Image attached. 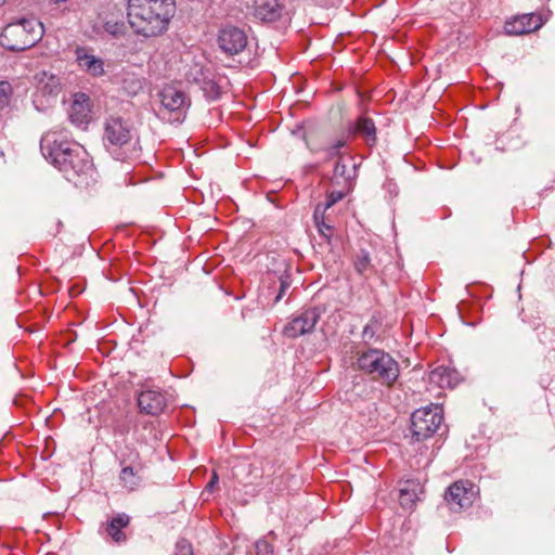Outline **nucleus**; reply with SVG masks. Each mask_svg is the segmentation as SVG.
I'll return each instance as SVG.
<instances>
[{
    "label": "nucleus",
    "instance_id": "dca6fc26",
    "mask_svg": "<svg viewBox=\"0 0 555 555\" xmlns=\"http://www.w3.org/2000/svg\"><path fill=\"white\" fill-rule=\"evenodd\" d=\"M143 464L139 460V454H134V459L129 465H125L119 474L121 486L128 491L137 490L142 480Z\"/></svg>",
    "mask_w": 555,
    "mask_h": 555
},
{
    "label": "nucleus",
    "instance_id": "6e6552de",
    "mask_svg": "<svg viewBox=\"0 0 555 555\" xmlns=\"http://www.w3.org/2000/svg\"><path fill=\"white\" fill-rule=\"evenodd\" d=\"M321 311L317 307L301 310L284 326L283 334L288 338H298L311 333L320 321Z\"/></svg>",
    "mask_w": 555,
    "mask_h": 555
},
{
    "label": "nucleus",
    "instance_id": "7ed1b4c3",
    "mask_svg": "<svg viewBox=\"0 0 555 555\" xmlns=\"http://www.w3.org/2000/svg\"><path fill=\"white\" fill-rule=\"evenodd\" d=\"M43 25L35 17H22L9 23L0 34V44L10 51H24L39 42Z\"/></svg>",
    "mask_w": 555,
    "mask_h": 555
},
{
    "label": "nucleus",
    "instance_id": "bb28decb",
    "mask_svg": "<svg viewBox=\"0 0 555 555\" xmlns=\"http://www.w3.org/2000/svg\"><path fill=\"white\" fill-rule=\"evenodd\" d=\"M340 189L339 190H334V191H331L328 192L327 194V198H326V202L323 204V203H320L315 206V208H321L322 211H325L331 208L334 204H336L337 202H339L340 199H343L346 194L350 191V190H345L343 186H339Z\"/></svg>",
    "mask_w": 555,
    "mask_h": 555
},
{
    "label": "nucleus",
    "instance_id": "9d476101",
    "mask_svg": "<svg viewBox=\"0 0 555 555\" xmlns=\"http://www.w3.org/2000/svg\"><path fill=\"white\" fill-rule=\"evenodd\" d=\"M104 138L114 146L125 147L132 140V129L121 117L111 116L105 122Z\"/></svg>",
    "mask_w": 555,
    "mask_h": 555
},
{
    "label": "nucleus",
    "instance_id": "6ab92c4d",
    "mask_svg": "<svg viewBox=\"0 0 555 555\" xmlns=\"http://www.w3.org/2000/svg\"><path fill=\"white\" fill-rule=\"evenodd\" d=\"M76 61L82 70L93 77H101L105 73L103 60L88 53L85 48L76 49Z\"/></svg>",
    "mask_w": 555,
    "mask_h": 555
},
{
    "label": "nucleus",
    "instance_id": "4c0bfd02",
    "mask_svg": "<svg viewBox=\"0 0 555 555\" xmlns=\"http://www.w3.org/2000/svg\"><path fill=\"white\" fill-rule=\"evenodd\" d=\"M289 287V284L286 280H281V284H280V292L275 298V301H279L281 300V298L283 297L284 293L286 292V289Z\"/></svg>",
    "mask_w": 555,
    "mask_h": 555
},
{
    "label": "nucleus",
    "instance_id": "e433bc0d",
    "mask_svg": "<svg viewBox=\"0 0 555 555\" xmlns=\"http://www.w3.org/2000/svg\"><path fill=\"white\" fill-rule=\"evenodd\" d=\"M218 481H219L218 475H217L216 472H214L210 480L208 481V483L205 487V490L209 491V492H212L215 487L218 485Z\"/></svg>",
    "mask_w": 555,
    "mask_h": 555
},
{
    "label": "nucleus",
    "instance_id": "1a4fd4ad",
    "mask_svg": "<svg viewBox=\"0 0 555 555\" xmlns=\"http://www.w3.org/2000/svg\"><path fill=\"white\" fill-rule=\"evenodd\" d=\"M475 494L472 482L460 480L448 488L444 499L453 512H461L473 505Z\"/></svg>",
    "mask_w": 555,
    "mask_h": 555
},
{
    "label": "nucleus",
    "instance_id": "2f4dec72",
    "mask_svg": "<svg viewBox=\"0 0 555 555\" xmlns=\"http://www.w3.org/2000/svg\"><path fill=\"white\" fill-rule=\"evenodd\" d=\"M347 139L346 138H339L331 143H328L324 151L327 153L328 157H333L339 154V150L346 145Z\"/></svg>",
    "mask_w": 555,
    "mask_h": 555
},
{
    "label": "nucleus",
    "instance_id": "423d86ee",
    "mask_svg": "<svg viewBox=\"0 0 555 555\" xmlns=\"http://www.w3.org/2000/svg\"><path fill=\"white\" fill-rule=\"evenodd\" d=\"M158 95L160 107L157 111V116L170 124L181 122L189 107L186 94L175 87L167 86Z\"/></svg>",
    "mask_w": 555,
    "mask_h": 555
},
{
    "label": "nucleus",
    "instance_id": "ddd939ff",
    "mask_svg": "<svg viewBox=\"0 0 555 555\" xmlns=\"http://www.w3.org/2000/svg\"><path fill=\"white\" fill-rule=\"evenodd\" d=\"M68 117L72 124L77 127L87 126L91 120V100L82 92L74 94L73 103L68 111Z\"/></svg>",
    "mask_w": 555,
    "mask_h": 555
},
{
    "label": "nucleus",
    "instance_id": "a211bd4d",
    "mask_svg": "<svg viewBox=\"0 0 555 555\" xmlns=\"http://www.w3.org/2000/svg\"><path fill=\"white\" fill-rule=\"evenodd\" d=\"M283 0H255L254 15L262 22H274L282 16Z\"/></svg>",
    "mask_w": 555,
    "mask_h": 555
},
{
    "label": "nucleus",
    "instance_id": "cd10ccee",
    "mask_svg": "<svg viewBox=\"0 0 555 555\" xmlns=\"http://www.w3.org/2000/svg\"><path fill=\"white\" fill-rule=\"evenodd\" d=\"M122 89L129 95H135L143 89V81L135 76H128L122 80Z\"/></svg>",
    "mask_w": 555,
    "mask_h": 555
},
{
    "label": "nucleus",
    "instance_id": "f8f14e48",
    "mask_svg": "<svg viewBox=\"0 0 555 555\" xmlns=\"http://www.w3.org/2000/svg\"><path fill=\"white\" fill-rule=\"evenodd\" d=\"M543 24L544 20L541 14L527 13L506 21L504 30L511 36H521L538 30Z\"/></svg>",
    "mask_w": 555,
    "mask_h": 555
},
{
    "label": "nucleus",
    "instance_id": "20e7f679",
    "mask_svg": "<svg viewBox=\"0 0 555 555\" xmlns=\"http://www.w3.org/2000/svg\"><path fill=\"white\" fill-rule=\"evenodd\" d=\"M66 129L54 128L47 131L40 140V150L43 157L55 168L60 169L62 163L72 153V144H79L69 138Z\"/></svg>",
    "mask_w": 555,
    "mask_h": 555
},
{
    "label": "nucleus",
    "instance_id": "f257e3e1",
    "mask_svg": "<svg viewBox=\"0 0 555 555\" xmlns=\"http://www.w3.org/2000/svg\"><path fill=\"white\" fill-rule=\"evenodd\" d=\"M127 17L135 34L156 37L164 34L176 13V0H128Z\"/></svg>",
    "mask_w": 555,
    "mask_h": 555
},
{
    "label": "nucleus",
    "instance_id": "c85d7f7f",
    "mask_svg": "<svg viewBox=\"0 0 555 555\" xmlns=\"http://www.w3.org/2000/svg\"><path fill=\"white\" fill-rule=\"evenodd\" d=\"M126 25L121 21L108 20L104 24V30L113 37H121L126 34Z\"/></svg>",
    "mask_w": 555,
    "mask_h": 555
},
{
    "label": "nucleus",
    "instance_id": "f03ea898",
    "mask_svg": "<svg viewBox=\"0 0 555 555\" xmlns=\"http://www.w3.org/2000/svg\"><path fill=\"white\" fill-rule=\"evenodd\" d=\"M356 365L359 371L382 385L391 386L398 379L400 367L398 362L386 351L369 348L356 353Z\"/></svg>",
    "mask_w": 555,
    "mask_h": 555
},
{
    "label": "nucleus",
    "instance_id": "39448f33",
    "mask_svg": "<svg viewBox=\"0 0 555 555\" xmlns=\"http://www.w3.org/2000/svg\"><path fill=\"white\" fill-rule=\"evenodd\" d=\"M72 153L59 169L67 181L76 185L88 184L93 178L94 167L88 152L80 144H72Z\"/></svg>",
    "mask_w": 555,
    "mask_h": 555
},
{
    "label": "nucleus",
    "instance_id": "4be33fe9",
    "mask_svg": "<svg viewBox=\"0 0 555 555\" xmlns=\"http://www.w3.org/2000/svg\"><path fill=\"white\" fill-rule=\"evenodd\" d=\"M194 82L198 85L199 89L203 91L204 96L207 100L214 101L220 96V87L218 83L210 77L205 76L202 73V77H195Z\"/></svg>",
    "mask_w": 555,
    "mask_h": 555
},
{
    "label": "nucleus",
    "instance_id": "412c9836",
    "mask_svg": "<svg viewBox=\"0 0 555 555\" xmlns=\"http://www.w3.org/2000/svg\"><path fill=\"white\" fill-rule=\"evenodd\" d=\"M130 524V516L125 513H119L112 517L107 522L105 531L112 540L118 544L127 541V534L122 529L127 528Z\"/></svg>",
    "mask_w": 555,
    "mask_h": 555
},
{
    "label": "nucleus",
    "instance_id": "72a5a7b5",
    "mask_svg": "<svg viewBox=\"0 0 555 555\" xmlns=\"http://www.w3.org/2000/svg\"><path fill=\"white\" fill-rule=\"evenodd\" d=\"M66 2L67 0H49L50 11L55 12L53 13L54 15H56L59 12H64L67 10L66 7H63V4Z\"/></svg>",
    "mask_w": 555,
    "mask_h": 555
},
{
    "label": "nucleus",
    "instance_id": "0eeeda50",
    "mask_svg": "<svg viewBox=\"0 0 555 555\" xmlns=\"http://www.w3.org/2000/svg\"><path fill=\"white\" fill-rule=\"evenodd\" d=\"M443 420L440 406H426L416 410L411 416L412 436L417 441L431 437Z\"/></svg>",
    "mask_w": 555,
    "mask_h": 555
},
{
    "label": "nucleus",
    "instance_id": "b1692460",
    "mask_svg": "<svg viewBox=\"0 0 555 555\" xmlns=\"http://www.w3.org/2000/svg\"><path fill=\"white\" fill-rule=\"evenodd\" d=\"M416 485L411 481H406L404 487L400 489L399 501L402 507L412 508L417 500Z\"/></svg>",
    "mask_w": 555,
    "mask_h": 555
},
{
    "label": "nucleus",
    "instance_id": "2eb2a0df",
    "mask_svg": "<svg viewBox=\"0 0 555 555\" xmlns=\"http://www.w3.org/2000/svg\"><path fill=\"white\" fill-rule=\"evenodd\" d=\"M348 137H361L367 146H374L377 135L373 119L364 115L359 116L353 122L349 124Z\"/></svg>",
    "mask_w": 555,
    "mask_h": 555
},
{
    "label": "nucleus",
    "instance_id": "f704fd0d",
    "mask_svg": "<svg viewBox=\"0 0 555 555\" xmlns=\"http://www.w3.org/2000/svg\"><path fill=\"white\" fill-rule=\"evenodd\" d=\"M66 2L67 0H49L50 11L55 12L53 13L54 15H56L59 12H64L67 10L66 7H63V4Z\"/></svg>",
    "mask_w": 555,
    "mask_h": 555
},
{
    "label": "nucleus",
    "instance_id": "393cba45",
    "mask_svg": "<svg viewBox=\"0 0 555 555\" xmlns=\"http://www.w3.org/2000/svg\"><path fill=\"white\" fill-rule=\"evenodd\" d=\"M324 215H325V211H322L321 208H314L313 220H314V224L318 229V232L327 242H330L331 237L333 235V227L325 222Z\"/></svg>",
    "mask_w": 555,
    "mask_h": 555
},
{
    "label": "nucleus",
    "instance_id": "4468645a",
    "mask_svg": "<svg viewBox=\"0 0 555 555\" xmlns=\"http://www.w3.org/2000/svg\"><path fill=\"white\" fill-rule=\"evenodd\" d=\"M356 177V164L351 157L339 156L335 164L331 183L334 186H343L345 190L352 188V181Z\"/></svg>",
    "mask_w": 555,
    "mask_h": 555
},
{
    "label": "nucleus",
    "instance_id": "473e14b6",
    "mask_svg": "<svg viewBox=\"0 0 555 555\" xmlns=\"http://www.w3.org/2000/svg\"><path fill=\"white\" fill-rule=\"evenodd\" d=\"M176 555H193L192 546L186 541H179L177 543V553Z\"/></svg>",
    "mask_w": 555,
    "mask_h": 555
},
{
    "label": "nucleus",
    "instance_id": "5701e85b",
    "mask_svg": "<svg viewBox=\"0 0 555 555\" xmlns=\"http://www.w3.org/2000/svg\"><path fill=\"white\" fill-rule=\"evenodd\" d=\"M354 270L361 276L367 278L373 274L376 270L372 263L369 251L361 249L354 257L353 260Z\"/></svg>",
    "mask_w": 555,
    "mask_h": 555
},
{
    "label": "nucleus",
    "instance_id": "9b49d317",
    "mask_svg": "<svg viewBox=\"0 0 555 555\" xmlns=\"http://www.w3.org/2000/svg\"><path fill=\"white\" fill-rule=\"evenodd\" d=\"M218 44L225 54L235 55L246 48L247 36L238 27L227 26L219 33Z\"/></svg>",
    "mask_w": 555,
    "mask_h": 555
},
{
    "label": "nucleus",
    "instance_id": "aec40b11",
    "mask_svg": "<svg viewBox=\"0 0 555 555\" xmlns=\"http://www.w3.org/2000/svg\"><path fill=\"white\" fill-rule=\"evenodd\" d=\"M429 383L437 385L439 388H453L460 380V373L451 367L440 365L429 373Z\"/></svg>",
    "mask_w": 555,
    "mask_h": 555
},
{
    "label": "nucleus",
    "instance_id": "58836bf2",
    "mask_svg": "<svg viewBox=\"0 0 555 555\" xmlns=\"http://www.w3.org/2000/svg\"><path fill=\"white\" fill-rule=\"evenodd\" d=\"M7 0H0V5H2Z\"/></svg>",
    "mask_w": 555,
    "mask_h": 555
},
{
    "label": "nucleus",
    "instance_id": "7c9ffc66",
    "mask_svg": "<svg viewBox=\"0 0 555 555\" xmlns=\"http://www.w3.org/2000/svg\"><path fill=\"white\" fill-rule=\"evenodd\" d=\"M12 95V86L8 81H0V109L7 107Z\"/></svg>",
    "mask_w": 555,
    "mask_h": 555
},
{
    "label": "nucleus",
    "instance_id": "f3484780",
    "mask_svg": "<svg viewBox=\"0 0 555 555\" xmlns=\"http://www.w3.org/2000/svg\"><path fill=\"white\" fill-rule=\"evenodd\" d=\"M138 404L142 412L150 415H157L164 411L166 398L157 390L146 389L140 392Z\"/></svg>",
    "mask_w": 555,
    "mask_h": 555
},
{
    "label": "nucleus",
    "instance_id": "c9c22d12",
    "mask_svg": "<svg viewBox=\"0 0 555 555\" xmlns=\"http://www.w3.org/2000/svg\"><path fill=\"white\" fill-rule=\"evenodd\" d=\"M373 321L369 324H366L362 332L363 339H372L375 335V330L373 327Z\"/></svg>",
    "mask_w": 555,
    "mask_h": 555
},
{
    "label": "nucleus",
    "instance_id": "c756f323",
    "mask_svg": "<svg viewBox=\"0 0 555 555\" xmlns=\"http://www.w3.org/2000/svg\"><path fill=\"white\" fill-rule=\"evenodd\" d=\"M250 555H273L272 545L264 539L258 540L249 551Z\"/></svg>",
    "mask_w": 555,
    "mask_h": 555
},
{
    "label": "nucleus",
    "instance_id": "a878e982",
    "mask_svg": "<svg viewBox=\"0 0 555 555\" xmlns=\"http://www.w3.org/2000/svg\"><path fill=\"white\" fill-rule=\"evenodd\" d=\"M263 473H264V467H263V463H259V464H256V463H253L248 466V477H247V480L245 482L246 486H255L257 488H260L264 485V481H263Z\"/></svg>",
    "mask_w": 555,
    "mask_h": 555
}]
</instances>
